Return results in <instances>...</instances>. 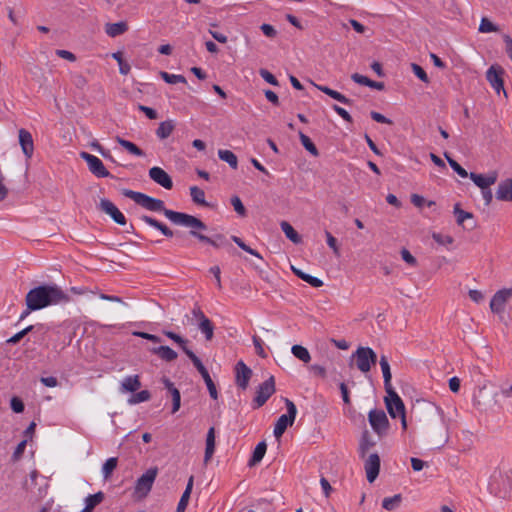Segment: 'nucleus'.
<instances>
[{"label":"nucleus","mask_w":512,"mask_h":512,"mask_svg":"<svg viewBox=\"0 0 512 512\" xmlns=\"http://www.w3.org/2000/svg\"><path fill=\"white\" fill-rule=\"evenodd\" d=\"M275 391L274 378L270 377L263 383H261L256 391V396L253 399V408L258 409L263 406L270 396Z\"/></svg>","instance_id":"6e6552de"},{"label":"nucleus","mask_w":512,"mask_h":512,"mask_svg":"<svg viewBox=\"0 0 512 512\" xmlns=\"http://www.w3.org/2000/svg\"><path fill=\"white\" fill-rule=\"evenodd\" d=\"M291 353L304 363H308L311 359L310 353L307 348L301 345H293L290 349Z\"/></svg>","instance_id":"4c0bfd02"},{"label":"nucleus","mask_w":512,"mask_h":512,"mask_svg":"<svg viewBox=\"0 0 512 512\" xmlns=\"http://www.w3.org/2000/svg\"><path fill=\"white\" fill-rule=\"evenodd\" d=\"M299 136H300V141H301L302 145L304 146V148L311 155L317 157L319 155V152H318V149L316 148V146L314 145V143L312 142V140L302 132L299 133Z\"/></svg>","instance_id":"79ce46f5"},{"label":"nucleus","mask_w":512,"mask_h":512,"mask_svg":"<svg viewBox=\"0 0 512 512\" xmlns=\"http://www.w3.org/2000/svg\"><path fill=\"white\" fill-rule=\"evenodd\" d=\"M133 335L138 336V337L143 338V339H146V340H149V341H152L154 343L161 342V338L159 336L154 335V334H150V333H147V332H134Z\"/></svg>","instance_id":"e2e57ef3"},{"label":"nucleus","mask_w":512,"mask_h":512,"mask_svg":"<svg viewBox=\"0 0 512 512\" xmlns=\"http://www.w3.org/2000/svg\"><path fill=\"white\" fill-rule=\"evenodd\" d=\"M266 450H267V444L265 441H261L257 444V446L255 447L253 453H252V456L249 460V466L252 467V466H255L257 465L264 457L265 453H266Z\"/></svg>","instance_id":"cd10ccee"},{"label":"nucleus","mask_w":512,"mask_h":512,"mask_svg":"<svg viewBox=\"0 0 512 512\" xmlns=\"http://www.w3.org/2000/svg\"><path fill=\"white\" fill-rule=\"evenodd\" d=\"M80 157L86 161L89 171L98 178L110 177V172L105 168L103 162L96 156L87 152H81Z\"/></svg>","instance_id":"1a4fd4ad"},{"label":"nucleus","mask_w":512,"mask_h":512,"mask_svg":"<svg viewBox=\"0 0 512 512\" xmlns=\"http://www.w3.org/2000/svg\"><path fill=\"white\" fill-rule=\"evenodd\" d=\"M231 204L234 207V210L241 216L246 215V209L238 196H233L231 198Z\"/></svg>","instance_id":"4d7b16f0"},{"label":"nucleus","mask_w":512,"mask_h":512,"mask_svg":"<svg viewBox=\"0 0 512 512\" xmlns=\"http://www.w3.org/2000/svg\"><path fill=\"white\" fill-rule=\"evenodd\" d=\"M140 220L143 221L144 223L156 228L166 237H173V235H174V232L169 227H167L165 224L159 222L158 220H156L150 216L142 215L140 217Z\"/></svg>","instance_id":"5701e85b"},{"label":"nucleus","mask_w":512,"mask_h":512,"mask_svg":"<svg viewBox=\"0 0 512 512\" xmlns=\"http://www.w3.org/2000/svg\"><path fill=\"white\" fill-rule=\"evenodd\" d=\"M117 464L118 459L116 457H111L105 461V463L102 466V474L105 480H108L111 477L113 471L117 467Z\"/></svg>","instance_id":"ea45409f"},{"label":"nucleus","mask_w":512,"mask_h":512,"mask_svg":"<svg viewBox=\"0 0 512 512\" xmlns=\"http://www.w3.org/2000/svg\"><path fill=\"white\" fill-rule=\"evenodd\" d=\"M479 32L481 33H491V32H497L498 26L492 23L488 18L483 17L481 19L480 25H479Z\"/></svg>","instance_id":"49530a36"},{"label":"nucleus","mask_w":512,"mask_h":512,"mask_svg":"<svg viewBox=\"0 0 512 512\" xmlns=\"http://www.w3.org/2000/svg\"><path fill=\"white\" fill-rule=\"evenodd\" d=\"M387 396L385 397V404L389 415L392 418H397L398 416L405 413V406L402 399L399 395L394 391L393 388L385 389Z\"/></svg>","instance_id":"0eeeda50"},{"label":"nucleus","mask_w":512,"mask_h":512,"mask_svg":"<svg viewBox=\"0 0 512 512\" xmlns=\"http://www.w3.org/2000/svg\"><path fill=\"white\" fill-rule=\"evenodd\" d=\"M496 198L500 201H512V179H505L499 183Z\"/></svg>","instance_id":"412c9836"},{"label":"nucleus","mask_w":512,"mask_h":512,"mask_svg":"<svg viewBox=\"0 0 512 512\" xmlns=\"http://www.w3.org/2000/svg\"><path fill=\"white\" fill-rule=\"evenodd\" d=\"M122 194L133 200L136 204L141 207L153 211V212H163V214L174 224L181 225L188 228L193 229H201L207 230L206 224L200 220L199 218L183 213L177 212L170 209L165 208L164 202L160 199L153 198L148 196L142 192H136L129 189H124Z\"/></svg>","instance_id":"f257e3e1"},{"label":"nucleus","mask_w":512,"mask_h":512,"mask_svg":"<svg viewBox=\"0 0 512 512\" xmlns=\"http://www.w3.org/2000/svg\"><path fill=\"white\" fill-rule=\"evenodd\" d=\"M141 387L138 375L127 376L121 383L122 391L136 392Z\"/></svg>","instance_id":"c756f323"},{"label":"nucleus","mask_w":512,"mask_h":512,"mask_svg":"<svg viewBox=\"0 0 512 512\" xmlns=\"http://www.w3.org/2000/svg\"><path fill=\"white\" fill-rule=\"evenodd\" d=\"M366 477L369 483H373L378 477L380 470V458L378 454L369 455L364 464Z\"/></svg>","instance_id":"dca6fc26"},{"label":"nucleus","mask_w":512,"mask_h":512,"mask_svg":"<svg viewBox=\"0 0 512 512\" xmlns=\"http://www.w3.org/2000/svg\"><path fill=\"white\" fill-rule=\"evenodd\" d=\"M184 353L192 361L193 365L201 374L202 378L209 374L208 370L205 368L201 360L196 356V354L192 350H190L189 348H184Z\"/></svg>","instance_id":"72a5a7b5"},{"label":"nucleus","mask_w":512,"mask_h":512,"mask_svg":"<svg viewBox=\"0 0 512 512\" xmlns=\"http://www.w3.org/2000/svg\"><path fill=\"white\" fill-rule=\"evenodd\" d=\"M192 314L197 319L198 328L205 335V339L211 341L214 336V325L211 320L205 316L199 307H194Z\"/></svg>","instance_id":"9b49d317"},{"label":"nucleus","mask_w":512,"mask_h":512,"mask_svg":"<svg viewBox=\"0 0 512 512\" xmlns=\"http://www.w3.org/2000/svg\"><path fill=\"white\" fill-rule=\"evenodd\" d=\"M326 242L336 256H340V249L336 238L328 231L325 232Z\"/></svg>","instance_id":"8fccbe9b"},{"label":"nucleus","mask_w":512,"mask_h":512,"mask_svg":"<svg viewBox=\"0 0 512 512\" xmlns=\"http://www.w3.org/2000/svg\"><path fill=\"white\" fill-rule=\"evenodd\" d=\"M433 240L442 246H447L453 243V238L448 234H442L438 232L432 233Z\"/></svg>","instance_id":"de8ad7c7"},{"label":"nucleus","mask_w":512,"mask_h":512,"mask_svg":"<svg viewBox=\"0 0 512 512\" xmlns=\"http://www.w3.org/2000/svg\"><path fill=\"white\" fill-rule=\"evenodd\" d=\"M26 440L21 441L17 447L15 448L13 452V460H18L24 453L25 447H26Z\"/></svg>","instance_id":"338daca9"},{"label":"nucleus","mask_w":512,"mask_h":512,"mask_svg":"<svg viewBox=\"0 0 512 512\" xmlns=\"http://www.w3.org/2000/svg\"><path fill=\"white\" fill-rule=\"evenodd\" d=\"M231 239H232V241H233L235 244H237V245H238L242 250H244V251L248 252L249 254H251V255H253V256H255V257L261 258V256L259 255V253H258L256 250H254V249L250 248L249 246H247V245L242 241V239H241V238H239V237H237V236H232V238H231Z\"/></svg>","instance_id":"603ef678"},{"label":"nucleus","mask_w":512,"mask_h":512,"mask_svg":"<svg viewBox=\"0 0 512 512\" xmlns=\"http://www.w3.org/2000/svg\"><path fill=\"white\" fill-rule=\"evenodd\" d=\"M502 75L503 70L500 67L491 66L486 72V79L496 93L499 94L501 91H503L504 95L507 96L504 90Z\"/></svg>","instance_id":"ddd939ff"},{"label":"nucleus","mask_w":512,"mask_h":512,"mask_svg":"<svg viewBox=\"0 0 512 512\" xmlns=\"http://www.w3.org/2000/svg\"><path fill=\"white\" fill-rule=\"evenodd\" d=\"M411 68H412L413 73L416 75V77H418L422 82H424V83L429 82V77H428L427 73L424 71V69L420 65H418L416 63H412Z\"/></svg>","instance_id":"5fc2aeb1"},{"label":"nucleus","mask_w":512,"mask_h":512,"mask_svg":"<svg viewBox=\"0 0 512 512\" xmlns=\"http://www.w3.org/2000/svg\"><path fill=\"white\" fill-rule=\"evenodd\" d=\"M151 352L167 362L174 361L178 356L177 353L169 346L154 347Z\"/></svg>","instance_id":"a878e982"},{"label":"nucleus","mask_w":512,"mask_h":512,"mask_svg":"<svg viewBox=\"0 0 512 512\" xmlns=\"http://www.w3.org/2000/svg\"><path fill=\"white\" fill-rule=\"evenodd\" d=\"M99 209L108 214L117 224H126V217L110 200L101 199L99 202Z\"/></svg>","instance_id":"4468645a"},{"label":"nucleus","mask_w":512,"mask_h":512,"mask_svg":"<svg viewBox=\"0 0 512 512\" xmlns=\"http://www.w3.org/2000/svg\"><path fill=\"white\" fill-rule=\"evenodd\" d=\"M454 214L459 225L463 224L465 220L472 218V214L460 209L459 204L455 205Z\"/></svg>","instance_id":"09e8293b"},{"label":"nucleus","mask_w":512,"mask_h":512,"mask_svg":"<svg viewBox=\"0 0 512 512\" xmlns=\"http://www.w3.org/2000/svg\"><path fill=\"white\" fill-rule=\"evenodd\" d=\"M11 409L15 413H21L24 411V403L23 401L18 397H13L10 401Z\"/></svg>","instance_id":"052dcab7"},{"label":"nucleus","mask_w":512,"mask_h":512,"mask_svg":"<svg viewBox=\"0 0 512 512\" xmlns=\"http://www.w3.org/2000/svg\"><path fill=\"white\" fill-rule=\"evenodd\" d=\"M193 483H194V476H190L188 479L186 488L178 502L176 512H184L185 509L187 508V505H188V502L190 499V495H191V492L193 489Z\"/></svg>","instance_id":"393cba45"},{"label":"nucleus","mask_w":512,"mask_h":512,"mask_svg":"<svg viewBox=\"0 0 512 512\" xmlns=\"http://www.w3.org/2000/svg\"><path fill=\"white\" fill-rule=\"evenodd\" d=\"M164 335H166L169 339L173 340L175 343H177L181 349L184 351V348L187 347V340L182 338L180 335L172 332V331H164Z\"/></svg>","instance_id":"3c124183"},{"label":"nucleus","mask_w":512,"mask_h":512,"mask_svg":"<svg viewBox=\"0 0 512 512\" xmlns=\"http://www.w3.org/2000/svg\"><path fill=\"white\" fill-rule=\"evenodd\" d=\"M116 142L121 145L125 150H127L130 154L138 157H143L145 155L144 151L140 149L137 145H135L133 142H130L128 140H125L121 138L120 136H117L115 138Z\"/></svg>","instance_id":"7c9ffc66"},{"label":"nucleus","mask_w":512,"mask_h":512,"mask_svg":"<svg viewBox=\"0 0 512 512\" xmlns=\"http://www.w3.org/2000/svg\"><path fill=\"white\" fill-rule=\"evenodd\" d=\"M40 382L46 387H56L58 385V380L54 376L41 377Z\"/></svg>","instance_id":"774afa93"},{"label":"nucleus","mask_w":512,"mask_h":512,"mask_svg":"<svg viewBox=\"0 0 512 512\" xmlns=\"http://www.w3.org/2000/svg\"><path fill=\"white\" fill-rule=\"evenodd\" d=\"M151 398V394L148 390H142L138 393H135L133 394L129 399H128V403L130 405H134V404H138V403H141V402H146L148 400H150Z\"/></svg>","instance_id":"c03bdc74"},{"label":"nucleus","mask_w":512,"mask_h":512,"mask_svg":"<svg viewBox=\"0 0 512 512\" xmlns=\"http://www.w3.org/2000/svg\"><path fill=\"white\" fill-rule=\"evenodd\" d=\"M496 396L497 392L484 383L474 391L473 403L479 409L487 408L496 403Z\"/></svg>","instance_id":"20e7f679"},{"label":"nucleus","mask_w":512,"mask_h":512,"mask_svg":"<svg viewBox=\"0 0 512 512\" xmlns=\"http://www.w3.org/2000/svg\"><path fill=\"white\" fill-rule=\"evenodd\" d=\"M253 344L255 346L256 353L260 357L266 358L267 354L265 353V350L263 348V342H262V340L258 336H253Z\"/></svg>","instance_id":"680f3d73"},{"label":"nucleus","mask_w":512,"mask_h":512,"mask_svg":"<svg viewBox=\"0 0 512 512\" xmlns=\"http://www.w3.org/2000/svg\"><path fill=\"white\" fill-rule=\"evenodd\" d=\"M203 380L205 381V384L207 386V389L209 391L211 398L217 399L218 398L217 389H216V386H215L212 378L210 377V374L203 377Z\"/></svg>","instance_id":"6e6d98bb"},{"label":"nucleus","mask_w":512,"mask_h":512,"mask_svg":"<svg viewBox=\"0 0 512 512\" xmlns=\"http://www.w3.org/2000/svg\"><path fill=\"white\" fill-rule=\"evenodd\" d=\"M184 353L192 361L193 365L201 374L202 378L209 374L208 370L205 368L201 360L196 356V354L192 350H190L189 348H184Z\"/></svg>","instance_id":"c9c22d12"},{"label":"nucleus","mask_w":512,"mask_h":512,"mask_svg":"<svg viewBox=\"0 0 512 512\" xmlns=\"http://www.w3.org/2000/svg\"><path fill=\"white\" fill-rule=\"evenodd\" d=\"M469 178L473 183L481 190L490 188L491 185L495 184L498 178L496 171H491L488 174H477L474 172L469 173Z\"/></svg>","instance_id":"2eb2a0df"},{"label":"nucleus","mask_w":512,"mask_h":512,"mask_svg":"<svg viewBox=\"0 0 512 512\" xmlns=\"http://www.w3.org/2000/svg\"><path fill=\"white\" fill-rule=\"evenodd\" d=\"M128 30V24L125 21L117 23H107L105 25V32L108 36L115 38L124 34Z\"/></svg>","instance_id":"b1692460"},{"label":"nucleus","mask_w":512,"mask_h":512,"mask_svg":"<svg viewBox=\"0 0 512 512\" xmlns=\"http://www.w3.org/2000/svg\"><path fill=\"white\" fill-rule=\"evenodd\" d=\"M512 298V288H503L498 290L490 301V309L493 313L501 314L505 310V305Z\"/></svg>","instance_id":"9d476101"},{"label":"nucleus","mask_w":512,"mask_h":512,"mask_svg":"<svg viewBox=\"0 0 512 512\" xmlns=\"http://www.w3.org/2000/svg\"><path fill=\"white\" fill-rule=\"evenodd\" d=\"M19 144L24 155L31 158L34 152L33 138L31 133L24 128L19 130Z\"/></svg>","instance_id":"aec40b11"},{"label":"nucleus","mask_w":512,"mask_h":512,"mask_svg":"<svg viewBox=\"0 0 512 512\" xmlns=\"http://www.w3.org/2000/svg\"><path fill=\"white\" fill-rule=\"evenodd\" d=\"M163 384L165 388L168 390L172 397L173 407H172V413H176L181 406V395L180 391L174 386V384L168 379L163 378Z\"/></svg>","instance_id":"4be33fe9"},{"label":"nucleus","mask_w":512,"mask_h":512,"mask_svg":"<svg viewBox=\"0 0 512 512\" xmlns=\"http://www.w3.org/2000/svg\"><path fill=\"white\" fill-rule=\"evenodd\" d=\"M174 128H175V123L173 120L163 121L159 124V126L156 130V135L161 140L166 139L172 134Z\"/></svg>","instance_id":"c85d7f7f"},{"label":"nucleus","mask_w":512,"mask_h":512,"mask_svg":"<svg viewBox=\"0 0 512 512\" xmlns=\"http://www.w3.org/2000/svg\"><path fill=\"white\" fill-rule=\"evenodd\" d=\"M351 358L359 371L366 374L377 361V355L370 347H358Z\"/></svg>","instance_id":"7ed1b4c3"},{"label":"nucleus","mask_w":512,"mask_h":512,"mask_svg":"<svg viewBox=\"0 0 512 512\" xmlns=\"http://www.w3.org/2000/svg\"><path fill=\"white\" fill-rule=\"evenodd\" d=\"M157 474L158 468L152 467L148 469L143 475H141L136 481L135 494H137L139 497H146L152 489Z\"/></svg>","instance_id":"39448f33"},{"label":"nucleus","mask_w":512,"mask_h":512,"mask_svg":"<svg viewBox=\"0 0 512 512\" xmlns=\"http://www.w3.org/2000/svg\"><path fill=\"white\" fill-rule=\"evenodd\" d=\"M236 384L241 389H246L252 375V370L243 362L239 361L235 367Z\"/></svg>","instance_id":"6ab92c4d"},{"label":"nucleus","mask_w":512,"mask_h":512,"mask_svg":"<svg viewBox=\"0 0 512 512\" xmlns=\"http://www.w3.org/2000/svg\"><path fill=\"white\" fill-rule=\"evenodd\" d=\"M259 74L269 84L274 85V86L278 85V81H277L276 77L272 73H270L268 70L260 69Z\"/></svg>","instance_id":"bf43d9fd"},{"label":"nucleus","mask_w":512,"mask_h":512,"mask_svg":"<svg viewBox=\"0 0 512 512\" xmlns=\"http://www.w3.org/2000/svg\"><path fill=\"white\" fill-rule=\"evenodd\" d=\"M149 177L154 182H156L160 186L164 187L165 189L170 190L173 187V181H172L171 177L168 175V173L165 170H163L160 167L155 166V167L150 168Z\"/></svg>","instance_id":"f3484780"},{"label":"nucleus","mask_w":512,"mask_h":512,"mask_svg":"<svg viewBox=\"0 0 512 512\" xmlns=\"http://www.w3.org/2000/svg\"><path fill=\"white\" fill-rule=\"evenodd\" d=\"M400 254L403 261H405L410 266H416V258L406 248L401 249Z\"/></svg>","instance_id":"13d9d810"},{"label":"nucleus","mask_w":512,"mask_h":512,"mask_svg":"<svg viewBox=\"0 0 512 512\" xmlns=\"http://www.w3.org/2000/svg\"><path fill=\"white\" fill-rule=\"evenodd\" d=\"M190 196L195 204L204 207L210 206L209 203L205 200V192L203 189L197 186L190 187Z\"/></svg>","instance_id":"473e14b6"},{"label":"nucleus","mask_w":512,"mask_h":512,"mask_svg":"<svg viewBox=\"0 0 512 512\" xmlns=\"http://www.w3.org/2000/svg\"><path fill=\"white\" fill-rule=\"evenodd\" d=\"M379 364H380L381 371L383 374L384 387H385V389H387V388L390 389V388H392V385H391L392 375H391V370H390V364L388 362L387 357L382 355L380 358Z\"/></svg>","instance_id":"2f4dec72"},{"label":"nucleus","mask_w":512,"mask_h":512,"mask_svg":"<svg viewBox=\"0 0 512 512\" xmlns=\"http://www.w3.org/2000/svg\"><path fill=\"white\" fill-rule=\"evenodd\" d=\"M184 353L192 361L193 365L201 374L202 378L209 374L208 370L205 368L201 360L196 356V354L192 350H190L189 348H184Z\"/></svg>","instance_id":"f704fd0d"},{"label":"nucleus","mask_w":512,"mask_h":512,"mask_svg":"<svg viewBox=\"0 0 512 512\" xmlns=\"http://www.w3.org/2000/svg\"><path fill=\"white\" fill-rule=\"evenodd\" d=\"M160 76L169 84L186 83V78L183 75L170 74L168 72L161 71Z\"/></svg>","instance_id":"a18cd8bd"},{"label":"nucleus","mask_w":512,"mask_h":512,"mask_svg":"<svg viewBox=\"0 0 512 512\" xmlns=\"http://www.w3.org/2000/svg\"><path fill=\"white\" fill-rule=\"evenodd\" d=\"M231 239H232V241H233L235 244H237V245H238L242 250H244V251L248 252L249 254H251V255H253V256H255V257L261 258V256L259 255V253H258L256 250H254V249L250 248L249 246H247V245L242 241V239H241V238H239V237H237V236H232V238H231Z\"/></svg>","instance_id":"864d4df0"},{"label":"nucleus","mask_w":512,"mask_h":512,"mask_svg":"<svg viewBox=\"0 0 512 512\" xmlns=\"http://www.w3.org/2000/svg\"><path fill=\"white\" fill-rule=\"evenodd\" d=\"M401 500L402 497L400 494H396L392 497H386L382 501V507L387 511H394L399 507Z\"/></svg>","instance_id":"58836bf2"},{"label":"nucleus","mask_w":512,"mask_h":512,"mask_svg":"<svg viewBox=\"0 0 512 512\" xmlns=\"http://www.w3.org/2000/svg\"><path fill=\"white\" fill-rule=\"evenodd\" d=\"M290 270H292L300 279L307 282L314 288H319L323 285V281L315 276L309 275L305 272H302L301 270L295 268L294 266L290 265Z\"/></svg>","instance_id":"bb28decb"},{"label":"nucleus","mask_w":512,"mask_h":512,"mask_svg":"<svg viewBox=\"0 0 512 512\" xmlns=\"http://www.w3.org/2000/svg\"><path fill=\"white\" fill-rule=\"evenodd\" d=\"M104 497L105 495L101 491L89 495L85 498V506L93 511V509L104 500Z\"/></svg>","instance_id":"a19ab883"},{"label":"nucleus","mask_w":512,"mask_h":512,"mask_svg":"<svg viewBox=\"0 0 512 512\" xmlns=\"http://www.w3.org/2000/svg\"><path fill=\"white\" fill-rule=\"evenodd\" d=\"M287 428H288V413H285L280 416V418L278 419V421L274 427V431H273L275 441L272 443V446L275 445L277 454L281 453V450H280L281 438Z\"/></svg>","instance_id":"a211bd4d"},{"label":"nucleus","mask_w":512,"mask_h":512,"mask_svg":"<svg viewBox=\"0 0 512 512\" xmlns=\"http://www.w3.org/2000/svg\"><path fill=\"white\" fill-rule=\"evenodd\" d=\"M368 421L373 431L377 435L383 436L387 433V430L389 428V421L383 410H370V412L368 413Z\"/></svg>","instance_id":"423d86ee"},{"label":"nucleus","mask_w":512,"mask_h":512,"mask_svg":"<svg viewBox=\"0 0 512 512\" xmlns=\"http://www.w3.org/2000/svg\"><path fill=\"white\" fill-rule=\"evenodd\" d=\"M351 79L357 83V84H360V85H364V86H369L370 85V79L364 75H361V74H358V73H354L352 74L351 76Z\"/></svg>","instance_id":"0e129e2a"},{"label":"nucleus","mask_w":512,"mask_h":512,"mask_svg":"<svg viewBox=\"0 0 512 512\" xmlns=\"http://www.w3.org/2000/svg\"><path fill=\"white\" fill-rule=\"evenodd\" d=\"M69 301V296L57 285H40L31 289L25 297L30 310H41L51 305Z\"/></svg>","instance_id":"f03ea898"},{"label":"nucleus","mask_w":512,"mask_h":512,"mask_svg":"<svg viewBox=\"0 0 512 512\" xmlns=\"http://www.w3.org/2000/svg\"><path fill=\"white\" fill-rule=\"evenodd\" d=\"M332 108L343 120H345L347 122L352 121L351 115L344 108H342L338 105H333Z\"/></svg>","instance_id":"69168bd1"},{"label":"nucleus","mask_w":512,"mask_h":512,"mask_svg":"<svg viewBox=\"0 0 512 512\" xmlns=\"http://www.w3.org/2000/svg\"><path fill=\"white\" fill-rule=\"evenodd\" d=\"M218 157L226 162L232 169H237L238 159L237 156L230 150H218Z\"/></svg>","instance_id":"e433bc0d"},{"label":"nucleus","mask_w":512,"mask_h":512,"mask_svg":"<svg viewBox=\"0 0 512 512\" xmlns=\"http://www.w3.org/2000/svg\"><path fill=\"white\" fill-rule=\"evenodd\" d=\"M444 156L455 173H457L461 178L469 177L468 172L457 161L451 158L447 153H444Z\"/></svg>","instance_id":"37998d69"},{"label":"nucleus","mask_w":512,"mask_h":512,"mask_svg":"<svg viewBox=\"0 0 512 512\" xmlns=\"http://www.w3.org/2000/svg\"><path fill=\"white\" fill-rule=\"evenodd\" d=\"M203 230L201 229H193L190 228L189 234L195 238H197L200 242L207 243L212 245L215 248H222L227 245H230L228 240L225 238L222 234H215L211 237H208L204 234H202Z\"/></svg>","instance_id":"f8f14e48"}]
</instances>
